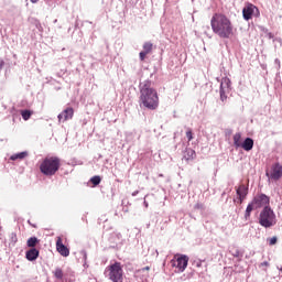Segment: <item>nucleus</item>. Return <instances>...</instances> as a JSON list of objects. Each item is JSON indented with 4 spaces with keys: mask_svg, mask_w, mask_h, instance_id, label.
<instances>
[{
    "mask_svg": "<svg viewBox=\"0 0 282 282\" xmlns=\"http://www.w3.org/2000/svg\"><path fill=\"white\" fill-rule=\"evenodd\" d=\"M140 97L139 105L150 111H155L160 107V96L158 90L153 88L151 80H144L139 85Z\"/></svg>",
    "mask_w": 282,
    "mask_h": 282,
    "instance_id": "obj_1",
    "label": "nucleus"
},
{
    "mask_svg": "<svg viewBox=\"0 0 282 282\" xmlns=\"http://www.w3.org/2000/svg\"><path fill=\"white\" fill-rule=\"evenodd\" d=\"M210 26L214 34H217L220 39H231L235 35L232 21L224 13H215L210 20Z\"/></svg>",
    "mask_w": 282,
    "mask_h": 282,
    "instance_id": "obj_2",
    "label": "nucleus"
},
{
    "mask_svg": "<svg viewBox=\"0 0 282 282\" xmlns=\"http://www.w3.org/2000/svg\"><path fill=\"white\" fill-rule=\"evenodd\" d=\"M61 169V159L58 156H46L40 164V171L46 177H52Z\"/></svg>",
    "mask_w": 282,
    "mask_h": 282,
    "instance_id": "obj_3",
    "label": "nucleus"
},
{
    "mask_svg": "<svg viewBox=\"0 0 282 282\" xmlns=\"http://www.w3.org/2000/svg\"><path fill=\"white\" fill-rule=\"evenodd\" d=\"M259 224L263 228H272V226L276 225V215L272 208L265 206L259 216Z\"/></svg>",
    "mask_w": 282,
    "mask_h": 282,
    "instance_id": "obj_4",
    "label": "nucleus"
},
{
    "mask_svg": "<svg viewBox=\"0 0 282 282\" xmlns=\"http://www.w3.org/2000/svg\"><path fill=\"white\" fill-rule=\"evenodd\" d=\"M105 274H106V276H108V279L110 281L122 282V276L124 274V272L122 270V263L115 262V263L108 265L105 270Z\"/></svg>",
    "mask_w": 282,
    "mask_h": 282,
    "instance_id": "obj_5",
    "label": "nucleus"
},
{
    "mask_svg": "<svg viewBox=\"0 0 282 282\" xmlns=\"http://www.w3.org/2000/svg\"><path fill=\"white\" fill-rule=\"evenodd\" d=\"M259 15H260L259 8H257L252 3H247L246 7L242 9V17L245 21H250L252 17L258 18Z\"/></svg>",
    "mask_w": 282,
    "mask_h": 282,
    "instance_id": "obj_6",
    "label": "nucleus"
},
{
    "mask_svg": "<svg viewBox=\"0 0 282 282\" xmlns=\"http://www.w3.org/2000/svg\"><path fill=\"white\" fill-rule=\"evenodd\" d=\"M267 177L274 182H279L282 177V165L280 163H274L271 167V173L267 172Z\"/></svg>",
    "mask_w": 282,
    "mask_h": 282,
    "instance_id": "obj_7",
    "label": "nucleus"
},
{
    "mask_svg": "<svg viewBox=\"0 0 282 282\" xmlns=\"http://www.w3.org/2000/svg\"><path fill=\"white\" fill-rule=\"evenodd\" d=\"M172 265L176 267L178 272H184L188 268V257L181 256L176 261L172 260Z\"/></svg>",
    "mask_w": 282,
    "mask_h": 282,
    "instance_id": "obj_8",
    "label": "nucleus"
},
{
    "mask_svg": "<svg viewBox=\"0 0 282 282\" xmlns=\"http://www.w3.org/2000/svg\"><path fill=\"white\" fill-rule=\"evenodd\" d=\"M252 203L256 208H263V206H268L270 204V197L265 196V194H261L256 196Z\"/></svg>",
    "mask_w": 282,
    "mask_h": 282,
    "instance_id": "obj_9",
    "label": "nucleus"
},
{
    "mask_svg": "<svg viewBox=\"0 0 282 282\" xmlns=\"http://www.w3.org/2000/svg\"><path fill=\"white\" fill-rule=\"evenodd\" d=\"M58 122H67V120H72L74 118V108L68 107L64 111L58 115Z\"/></svg>",
    "mask_w": 282,
    "mask_h": 282,
    "instance_id": "obj_10",
    "label": "nucleus"
},
{
    "mask_svg": "<svg viewBox=\"0 0 282 282\" xmlns=\"http://www.w3.org/2000/svg\"><path fill=\"white\" fill-rule=\"evenodd\" d=\"M56 250L62 257H67L69 254V248L63 245V238H56Z\"/></svg>",
    "mask_w": 282,
    "mask_h": 282,
    "instance_id": "obj_11",
    "label": "nucleus"
},
{
    "mask_svg": "<svg viewBox=\"0 0 282 282\" xmlns=\"http://www.w3.org/2000/svg\"><path fill=\"white\" fill-rule=\"evenodd\" d=\"M151 52H153V43L151 42L143 43V51L139 53L140 61H145L147 55L151 54Z\"/></svg>",
    "mask_w": 282,
    "mask_h": 282,
    "instance_id": "obj_12",
    "label": "nucleus"
},
{
    "mask_svg": "<svg viewBox=\"0 0 282 282\" xmlns=\"http://www.w3.org/2000/svg\"><path fill=\"white\" fill-rule=\"evenodd\" d=\"M237 196H238V204H243V199L248 196V186L246 185H239V187L236 189Z\"/></svg>",
    "mask_w": 282,
    "mask_h": 282,
    "instance_id": "obj_13",
    "label": "nucleus"
},
{
    "mask_svg": "<svg viewBox=\"0 0 282 282\" xmlns=\"http://www.w3.org/2000/svg\"><path fill=\"white\" fill-rule=\"evenodd\" d=\"M39 249L31 248L30 250L26 251L25 257L28 261H36V259H39Z\"/></svg>",
    "mask_w": 282,
    "mask_h": 282,
    "instance_id": "obj_14",
    "label": "nucleus"
},
{
    "mask_svg": "<svg viewBox=\"0 0 282 282\" xmlns=\"http://www.w3.org/2000/svg\"><path fill=\"white\" fill-rule=\"evenodd\" d=\"M197 158V153H195V150L191 148H186V150L183 153V159L186 160V162L191 160H195Z\"/></svg>",
    "mask_w": 282,
    "mask_h": 282,
    "instance_id": "obj_15",
    "label": "nucleus"
},
{
    "mask_svg": "<svg viewBox=\"0 0 282 282\" xmlns=\"http://www.w3.org/2000/svg\"><path fill=\"white\" fill-rule=\"evenodd\" d=\"M253 147H254V140H252V138L245 139V141L242 142V145H240V148L243 149V151H252Z\"/></svg>",
    "mask_w": 282,
    "mask_h": 282,
    "instance_id": "obj_16",
    "label": "nucleus"
},
{
    "mask_svg": "<svg viewBox=\"0 0 282 282\" xmlns=\"http://www.w3.org/2000/svg\"><path fill=\"white\" fill-rule=\"evenodd\" d=\"M242 144L243 142H241V134L240 132H237L236 134H234V147H236V149H239Z\"/></svg>",
    "mask_w": 282,
    "mask_h": 282,
    "instance_id": "obj_17",
    "label": "nucleus"
},
{
    "mask_svg": "<svg viewBox=\"0 0 282 282\" xmlns=\"http://www.w3.org/2000/svg\"><path fill=\"white\" fill-rule=\"evenodd\" d=\"M253 210H257V206L251 202L246 209L245 213V219H250V213H252Z\"/></svg>",
    "mask_w": 282,
    "mask_h": 282,
    "instance_id": "obj_18",
    "label": "nucleus"
},
{
    "mask_svg": "<svg viewBox=\"0 0 282 282\" xmlns=\"http://www.w3.org/2000/svg\"><path fill=\"white\" fill-rule=\"evenodd\" d=\"M26 156H28V152H20V153L11 155L10 160H12L13 162L17 160H25Z\"/></svg>",
    "mask_w": 282,
    "mask_h": 282,
    "instance_id": "obj_19",
    "label": "nucleus"
},
{
    "mask_svg": "<svg viewBox=\"0 0 282 282\" xmlns=\"http://www.w3.org/2000/svg\"><path fill=\"white\" fill-rule=\"evenodd\" d=\"M36 243H39V238H36V237H31L26 241V246L29 248H36Z\"/></svg>",
    "mask_w": 282,
    "mask_h": 282,
    "instance_id": "obj_20",
    "label": "nucleus"
},
{
    "mask_svg": "<svg viewBox=\"0 0 282 282\" xmlns=\"http://www.w3.org/2000/svg\"><path fill=\"white\" fill-rule=\"evenodd\" d=\"M21 116L23 120L28 121L30 118H32V113H34L32 110H21Z\"/></svg>",
    "mask_w": 282,
    "mask_h": 282,
    "instance_id": "obj_21",
    "label": "nucleus"
},
{
    "mask_svg": "<svg viewBox=\"0 0 282 282\" xmlns=\"http://www.w3.org/2000/svg\"><path fill=\"white\" fill-rule=\"evenodd\" d=\"M230 253L232 254V257H235L236 259H239L241 257V251H239V249L237 247H232L230 249Z\"/></svg>",
    "mask_w": 282,
    "mask_h": 282,
    "instance_id": "obj_22",
    "label": "nucleus"
},
{
    "mask_svg": "<svg viewBox=\"0 0 282 282\" xmlns=\"http://www.w3.org/2000/svg\"><path fill=\"white\" fill-rule=\"evenodd\" d=\"M228 99V96H226V91L224 90V83L220 84V100L225 102V100Z\"/></svg>",
    "mask_w": 282,
    "mask_h": 282,
    "instance_id": "obj_23",
    "label": "nucleus"
},
{
    "mask_svg": "<svg viewBox=\"0 0 282 282\" xmlns=\"http://www.w3.org/2000/svg\"><path fill=\"white\" fill-rule=\"evenodd\" d=\"M53 274H54L55 279H59V280L63 279V269H61V268L55 269Z\"/></svg>",
    "mask_w": 282,
    "mask_h": 282,
    "instance_id": "obj_24",
    "label": "nucleus"
},
{
    "mask_svg": "<svg viewBox=\"0 0 282 282\" xmlns=\"http://www.w3.org/2000/svg\"><path fill=\"white\" fill-rule=\"evenodd\" d=\"M90 182H91V184H94V186H98V184H100V182H101V178H100V176H93L90 178Z\"/></svg>",
    "mask_w": 282,
    "mask_h": 282,
    "instance_id": "obj_25",
    "label": "nucleus"
},
{
    "mask_svg": "<svg viewBox=\"0 0 282 282\" xmlns=\"http://www.w3.org/2000/svg\"><path fill=\"white\" fill-rule=\"evenodd\" d=\"M268 241H269V246H275L279 239L276 238V236H273L272 238H269Z\"/></svg>",
    "mask_w": 282,
    "mask_h": 282,
    "instance_id": "obj_26",
    "label": "nucleus"
},
{
    "mask_svg": "<svg viewBox=\"0 0 282 282\" xmlns=\"http://www.w3.org/2000/svg\"><path fill=\"white\" fill-rule=\"evenodd\" d=\"M186 138L188 139V142H191V140H193V130L188 129L186 131Z\"/></svg>",
    "mask_w": 282,
    "mask_h": 282,
    "instance_id": "obj_27",
    "label": "nucleus"
},
{
    "mask_svg": "<svg viewBox=\"0 0 282 282\" xmlns=\"http://www.w3.org/2000/svg\"><path fill=\"white\" fill-rule=\"evenodd\" d=\"M3 65H6V62H3V59H0V72L3 69Z\"/></svg>",
    "mask_w": 282,
    "mask_h": 282,
    "instance_id": "obj_28",
    "label": "nucleus"
},
{
    "mask_svg": "<svg viewBox=\"0 0 282 282\" xmlns=\"http://www.w3.org/2000/svg\"><path fill=\"white\" fill-rule=\"evenodd\" d=\"M138 193H140L139 191H135L132 193V197H135V195H138Z\"/></svg>",
    "mask_w": 282,
    "mask_h": 282,
    "instance_id": "obj_29",
    "label": "nucleus"
},
{
    "mask_svg": "<svg viewBox=\"0 0 282 282\" xmlns=\"http://www.w3.org/2000/svg\"><path fill=\"white\" fill-rule=\"evenodd\" d=\"M31 3H39V0H30Z\"/></svg>",
    "mask_w": 282,
    "mask_h": 282,
    "instance_id": "obj_30",
    "label": "nucleus"
},
{
    "mask_svg": "<svg viewBox=\"0 0 282 282\" xmlns=\"http://www.w3.org/2000/svg\"><path fill=\"white\" fill-rule=\"evenodd\" d=\"M143 270H151V268L150 267H145V268H143Z\"/></svg>",
    "mask_w": 282,
    "mask_h": 282,
    "instance_id": "obj_31",
    "label": "nucleus"
},
{
    "mask_svg": "<svg viewBox=\"0 0 282 282\" xmlns=\"http://www.w3.org/2000/svg\"><path fill=\"white\" fill-rule=\"evenodd\" d=\"M264 265H268V262H264Z\"/></svg>",
    "mask_w": 282,
    "mask_h": 282,
    "instance_id": "obj_32",
    "label": "nucleus"
}]
</instances>
